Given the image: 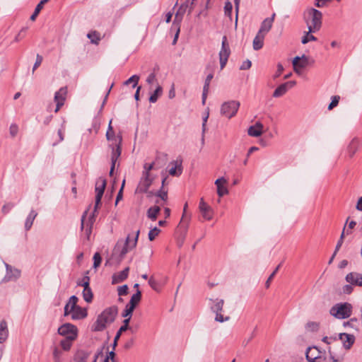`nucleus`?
Returning a JSON list of instances; mask_svg holds the SVG:
<instances>
[{
  "label": "nucleus",
  "instance_id": "obj_33",
  "mask_svg": "<svg viewBox=\"0 0 362 362\" xmlns=\"http://www.w3.org/2000/svg\"><path fill=\"white\" fill-rule=\"evenodd\" d=\"M141 299V291L139 290H138L136 291V293H134L131 297V299H130L129 303H127V305H130L131 307H132V308H134L135 309L136 305L140 302Z\"/></svg>",
  "mask_w": 362,
  "mask_h": 362
},
{
  "label": "nucleus",
  "instance_id": "obj_16",
  "mask_svg": "<svg viewBox=\"0 0 362 362\" xmlns=\"http://www.w3.org/2000/svg\"><path fill=\"white\" fill-rule=\"evenodd\" d=\"M227 182V180L223 177L215 181V185L217 187V194L220 197L228 194V189L226 187Z\"/></svg>",
  "mask_w": 362,
  "mask_h": 362
},
{
  "label": "nucleus",
  "instance_id": "obj_17",
  "mask_svg": "<svg viewBox=\"0 0 362 362\" xmlns=\"http://www.w3.org/2000/svg\"><path fill=\"white\" fill-rule=\"evenodd\" d=\"M362 145V140L358 137H354L349 143L347 148V153L350 158H352L359 147Z\"/></svg>",
  "mask_w": 362,
  "mask_h": 362
},
{
  "label": "nucleus",
  "instance_id": "obj_3",
  "mask_svg": "<svg viewBox=\"0 0 362 362\" xmlns=\"http://www.w3.org/2000/svg\"><path fill=\"white\" fill-rule=\"evenodd\" d=\"M352 305L349 303H337L330 310V314L338 319H345L351 316Z\"/></svg>",
  "mask_w": 362,
  "mask_h": 362
},
{
  "label": "nucleus",
  "instance_id": "obj_40",
  "mask_svg": "<svg viewBox=\"0 0 362 362\" xmlns=\"http://www.w3.org/2000/svg\"><path fill=\"white\" fill-rule=\"evenodd\" d=\"M224 304L223 300H216L214 305L211 306V310L214 313H221L223 310V306Z\"/></svg>",
  "mask_w": 362,
  "mask_h": 362
},
{
  "label": "nucleus",
  "instance_id": "obj_4",
  "mask_svg": "<svg viewBox=\"0 0 362 362\" xmlns=\"http://www.w3.org/2000/svg\"><path fill=\"white\" fill-rule=\"evenodd\" d=\"M240 105V103L237 100H229L225 102L221 107V114L226 117L230 119L236 115Z\"/></svg>",
  "mask_w": 362,
  "mask_h": 362
},
{
  "label": "nucleus",
  "instance_id": "obj_21",
  "mask_svg": "<svg viewBox=\"0 0 362 362\" xmlns=\"http://www.w3.org/2000/svg\"><path fill=\"white\" fill-rule=\"evenodd\" d=\"M129 272V267H126L122 271H121L118 273L114 274L112 276V284H119V283L124 281L128 277Z\"/></svg>",
  "mask_w": 362,
  "mask_h": 362
},
{
  "label": "nucleus",
  "instance_id": "obj_35",
  "mask_svg": "<svg viewBox=\"0 0 362 362\" xmlns=\"http://www.w3.org/2000/svg\"><path fill=\"white\" fill-rule=\"evenodd\" d=\"M47 2H48L47 0H41L40 1V3L36 6L33 13L30 16L31 21L35 20V18L38 16L39 13L40 12V11L42 9L45 4H46Z\"/></svg>",
  "mask_w": 362,
  "mask_h": 362
},
{
  "label": "nucleus",
  "instance_id": "obj_39",
  "mask_svg": "<svg viewBox=\"0 0 362 362\" xmlns=\"http://www.w3.org/2000/svg\"><path fill=\"white\" fill-rule=\"evenodd\" d=\"M313 33V32H310V30H308V31L306 32L303 37H302L301 42L303 44H307L310 41H316L317 37H315L313 35L311 34Z\"/></svg>",
  "mask_w": 362,
  "mask_h": 362
},
{
  "label": "nucleus",
  "instance_id": "obj_14",
  "mask_svg": "<svg viewBox=\"0 0 362 362\" xmlns=\"http://www.w3.org/2000/svg\"><path fill=\"white\" fill-rule=\"evenodd\" d=\"M345 279L346 282L353 286H362V274L350 272L346 276Z\"/></svg>",
  "mask_w": 362,
  "mask_h": 362
},
{
  "label": "nucleus",
  "instance_id": "obj_42",
  "mask_svg": "<svg viewBox=\"0 0 362 362\" xmlns=\"http://www.w3.org/2000/svg\"><path fill=\"white\" fill-rule=\"evenodd\" d=\"M160 233V230L157 227L152 228L148 233V239L153 241Z\"/></svg>",
  "mask_w": 362,
  "mask_h": 362
},
{
  "label": "nucleus",
  "instance_id": "obj_9",
  "mask_svg": "<svg viewBox=\"0 0 362 362\" xmlns=\"http://www.w3.org/2000/svg\"><path fill=\"white\" fill-rule=\"evenodd\" d=\"M88 211H85L81 217V230H84L87 239L90 238V235L92 233L93 226L95 223V215H90L87 223H85V219L87 216Z\"/></svg>",
  "mask_w": 362,
  "mask_h": 362
},
{
  "label": "nucleus",
  "instance_id": "obj_63",
  "mask_svg": "<svg viewBox=\"0 0 362 362\" xmlns=\"http://www.w3.org/2000/svg\"><path fill=\"white\" fill-rule=\"evenodd\" d=\"M213 77H214V74L212 72L209 73L207 75V76L205 79V82H204V88L209 89V85H210L211 81L213 78Z\"/></svg>",
  "mask_w": 362,
  "mask_h": 362
},
{
  "label": "nucleus",
  "instance_id": "obj_26",
  "mask_svg": "<svg viewBox=\"0 0 362 362\" xmlns=\"http://www.w3.org/2000/svg\"><path fill=\"white\" fill-rule=\"evenodd\" d=\"M71 317L73 320H79L85 318L87 316V310L85 308H82L79 306L72 310Z\"/></svg>",
  "mask_w": 362,
  "mask_h": 362
},
{
  "label": "nucleus",
  "instance_id": "obj_57",
  "mask_svg": "<svg viewBox=\"0 0 362 362\" xmlns=\"http://www.w3.org/2000/svg\"><path fill=\"white\" fill-rule=\"evenodd\" d=\"M149 286L156 291H158V282L151 276L148 280Z\"/></svg>",
  "mask_w": 362,
  "mask_h": 362
},
{
  "label": "nucleus",
  "instance_id": "obj_62",
  "mask_svg": "<svg viewBox=\"0 0 362 362\" xmlns=\"http://www.w3.org/2000/svg\"><path fill=\"white\" fill-rule=\"evenodd\" d=\"M251 66H252L251 61L249 59H246L245 61H244L243 62V64L240 66V70H247V69H250Z\"/></svg>",
  "mask_w": 362,
  "mask_h": 362
},
{
  "label": "nucleus",
  "instance_id": "obj_29",
  "mask_svg": "<svg viewBox=\"0 0 362 362\" xmlns=\"http://www.w3.org/2000/svg\"><path fill=\"white\" fill-rule=\"evenodd\" d=\"M37 213L35 210L32 209L30 211V212L29 213L28 216H27L25 222V230L28 231L31 228L33 221H34L35 218L37 217Z\"/></svg>",
  "mask_w": 362,
  "mask_h": 362
},
{
  "label": "nucleus",
  "instance_id": "obj_34",
  "mask_svg": "<svg viewBox=\"0 0 362 362\" xmlns=\"http://www.w3.org/2000/svg\"><path fill=\"white\" fill-rule=\"evenodd\" d=\"M163 93V88L158 84L156 86V88L154 90L153 93L151 95L149 98L150 103H156L158 98L162 95Z\"/></svg>",
  "mask_w": 362,
  "mask_h": 362
},
{
  "label": "nucleus",
  "instance_id": "obj_55",
  "mask_svg": "<svg viewBox=\"0 0 362 362\" xmlns=\"http://www.w3.org/2000/svg\"><path fill=\"white\" fill-rule=\"evenodd\" d=\"M127 285H123L117 288V293L119 296H126L128 293Z\"/></svg>",
  "mask_w": 362,
  "mask_h": 362
},
{
  "label": "nucleus",
  "instance_id": "obj_22",
  "mask_svg": "<svg viewBox=\"0 0 362 362\" xmlns=\"http://www.w3.org/2000/svg\"><path fill=\"white\" fill-rule=\"evenodd\" d=\"M105 187L106 180L103 177H99L95 182V192L98 200L102 199Z\"/></svg>",
  "mask_w": 362,
  "mask_h": 362
},
{
  "label": "nucleus",
  "instance_id": "obj_38",
  "mask_svg": "<svg viewBox=\"0 0 362 362\" xmlns=\"http://www.w3.org/2000/svg\"><path fill=\"white\" fill-rule=\"evenodd\" d=\"M87 37L90 40V42L93 44L98 45L100 40V34L96 31L88 33Z\"/></svg>",
  "mask_w": 362,
  "mask_h": 362
},
{
  "label": "nucleus",
  "instance_id": "obj_1",
  "mask_svg": "<svg viewBox=\"0 0 362 362\" xmlns=\"http://www.w3.org/2000/svg\"><path fill=\"white\" fill-rule=\"evenodd\" d=\"M117 313V307L115 305L105 309L98 316L96 321L92 326V330L94 332L103 331L107 325H110L115 321Z\"/></svg>",
  "mask_w": 362,
  "mask_h": 362
},
{
  "label": "nucleus",
  "instance_id": "obj_60",
  "mask_svg": "<svg viewBox=\"0 0 362 362\" xmlns=\"http://www.w3.org/2000/svg\"><path fill=\"white\" fill-rule=\"evenodd\" d=\"M124 331H120V328L119 329V330L117 331L115 337V339H114V341H113V344H112V349L115 350V347L117 346V342H118V340L119 339V338L121 337V334H122V332H124Z\"/></svg>",
  "mask_w": 362,
  "mask_h": 362
},
{
  "label": "nucleus",
  "instance_id": "obj_54",
  "mask_svg": "<svg viewBox=\"0 0 362 362\" xmlns=\"http://www.w3.org/2000/svg\"><path fill=\"white\" fill-rule=\"evenodd\" d=\"M280 267H281V264H279L276 267V268L275 269V270L270 274V276H269V278L267 279V281L265 283L266 288H269V287L271 281H272V279L274 277L275 274H276V272L279 269Z\"/></svg>",
  "mask_w": 362,
  "mask_h": 362
},
{
  "label": "nucleus",
  "instance_id": "obj_24",
  "mask_svg": "<svg viewBox=\"0 0 362 362\" xmlns=\"http://www.w3.org/2000/svg\"><path fill=\"white\" fill-rule=\"evenodd\" d=\"M90 353L84 350H78L74 356V361L75 362H88Z\"/></svg>",
  "mask_w": 362,
  "mask_h": 362
},
{
  "label": "nucleus",
  "instance_id": "obj_50",
  "mask_svg": "<svg viewBox=\"0 0 362 362\" xmlns=\"http://www.w3.org/2000/svg\"><path fill=\"white\" fill-rule=\"evenodd\" d=\"M77 301H78V298L76 296H72L69 298V300L67 304H69V306H70V311L74 310L76 308L78 307L76 305Z\"/></svg>",
  "mask_w": 362,
  "mask_h": 362
},
{
  "label": "nucleus",
  "instance_id": "obj_7",
  "mask_svg": "<svg viewBox=\"0 0 362 362\" xmlns=\"http://www.w3.org/2000/svg\"><path fill=\"white\" fill-rule=\"evenodd\" d=\"M106 138L107 141L110 142L109 147L112 149V153H114L117 150L119 151V154H121L122 148V137L120 134L115 135V132H110V135L107 134V132H106Z\"/></svg>",
  "mask_w": 362,
  "mask_h": 362
},
{
  "label": "nucleus",
  "instance_id": "obj_20",
  "mask_svg": "<svg viewBox=\"0 0 362 362\" xmlns=\"http://www.w3.org/2000/svg\"><path fill=\"white\" fill-rule=\"evenodd\" d=\"M263 129V124L261 122H257L254 125L249 127L247 134L251 136L258 137L262 135Z\"/></svg>",
  "mask_w": 362,
  "mask_h": 362
},
{
  "label": "nucleus",
  "instance_id": "obj_30",
  "mask_svg": "<svg viewBox=\"0 0 362 362\" xmlns=\"http://www.w3.org/2000/svg\"><path fill=\"white\" fill-rule=\"evenodd\" d=\"M264 37V35L257 33L252 42L253 49L255 50H259L263 47Z\"/></svg>",
  "mask_w": 362,
  "mask_h": 362
},
{
  "label": "nucleus",
  "instance_id": "obj_45",
  "mask_svg": "<svg viewBox=\"0 0 362 362\" xmlns=\"http://www.w3.org/2000/svg\"><path fill=\"white\" fill-rule=\"evenodd\" d=\"M89 284H90V278L89 276H83L81 281H79L77 284L78 286H83V288H88L90 287L89 286Z\"/></svg>",
  "mask_w": 362,
  "mask_h": 362
},
{
  "label": "nucleus",
  "instance_id": "obj_64",
  "mask_svg": "<svg viewBox=\"0 0 362 362\" xmlns=\"http://www.w3.org/2000/svg\"><path fill=\"white\" fill-rule=\"evenodd\" d=\"M353 285L351 284H347V285H345L343 286V288H342V291L344 292V293H346V294H350L353 292Z\"/></svg>",
  "mask_w": 362,
  "mask_h": 362
},
{
  "label": "nucleus",
  "instance_id": "obj_5",
  "mask_svg": "<svg viewBox=\"0 0 362 362\" xmlns=\"http://www.w3.org/2000/svg\"><path fill=\"white\" fill-rule=\"evenodd\" d=\"M187 8V4H182L177 9L175 15V19L173 23V27L176 30V33L175 35V37L173 42V45H175L177 40L179 33L180 31V24L183 19V16L186 12Z\"/></svg>",
  "mask_w": 362,
  "mask_h": 362
},
{
  "label": "nucleus",
  "instance_id": "obj_25",
  "mask_svg": "<svg viewBox=\"0 0 362 362\" xmlns=\"http://www.w3.org/2000/svg\"><path fill=\"white\" fill-rule=\"evenodd\" d=\"M339 338L343 341L344 346L346 349H349L354 344L355 339L353 335L346 333L340 334Z\"/></svg>",
  "mask_w": 362,
  "mask_h": 362
},
{
  "label": "nucleus",
  "instance_id": "obj_61",
  "mask_svg": "<svg viewBox=\"0 0 362 362\" xmlns=\"http://www.w3.org/2000/svg\"><path fill=\"white\" fill-rule=\"evenodd\" d=\"M115 353L114 350L108 352L106 358L104 360V362H115Z\"/></svg>",
  "mask_w": 362,
  "mask_h": 362
},
{
  "label": "nucleus",
  "instance_id": "obj_13",
  "mask_svg": "<svg viewBox=\"0 0 362 362\" xmlns=\"http://www.w3.org/2000/svg\"><path fill=\"white\" fill-rule=\"evenodd\" d=\"M139 230H137L136 233V235L134 237V239L133 240L132 243H131L130 241V238H129V235L127 238V240H126V243L125 244L123 245L121 251H120V257L121 258H123L124 257V255L132 249H133L134 247H136V243H137V240H138V238H139Z\"/></svg>",
  "mask_w": 362,
  "mask_h": 362
},
{
  "label": "nucleus",
  "instance_id": "obj_48",
  "mask_svg": "<svg viewBox=\"0 0 362 362\" xmlns=\"http://www.w3.org/2000/svg\"><path fill=\"white\" fill-rule=\"evenodd\" d=\"M124 318L125 319L123 321V325L120 327V331H127L128 329L132 330V327L129 325V323L132 317H127Z\"/></svg>",
  "mask_w": 362,
  "mask_h": 362
},
{
  "label": "nucleus",
  "instance_id": "obj_18",
  "mask_svg": "<svg viewBox=\"0 0 362 362\" xmlns=\"http://www.w3.org/2000/svg\"><path fill=\"white\" fill-rule=\"evenodd\" d=\"M182 159H177L170 163L172 167L169 169V174L172 176H179L182 172Z\"/></svg>",
  "mask_w": 362,
  "mask_h": 362
},
{
  "label": "nucleus",
  "instance_id": "obj_6",
  "mask_svg": "<svg viewBox=\"0 0 362 362\" xmlns=\"http://www.w3.org/2000/svg\"><path fill=\"white\" fill-rule=\"evenodd\" d=\"M230 54V46L228 42L227 37L225 35L223 37L221 48L218 54L221 69H223L226 66Z\"/></svg>",
  "mask_w": 362,
  "mask_h": 362
},
{
  "label": "nucleus",
  "instance_id": "obj_10",
  "mask_svg": "<svg viewBox=\"0 0 362 362\" xmlns=\"http://www.w3.org/2000/svg\"><path fill=\"white\" fill-rule=\"evenodd\" d=\"M66 94V87H62L55 93L54 98V102L56 103V108L54 110L55 112H57L60 110V108L64 105Z\"/></svg>",
  "mask_w": 362,
  "mask_h": 362
},
{
  "label": "nucleus",
  "instance_id": "obj_44",
  "mask_svg": "<svg viewBox=\"0 0 362 362\" xmlns=\"http://www.w3.org/2000/svg\"><path fill=\"white\" fill-rule=\"evenodd\" d=\"M102 258L99 252H95L93 255V267L97 269L101 264Z\"/></svg>",
  "mask_w": 362,
  "mask_h": 362
},
{
  "label": "nucleus",
  "instance_id": "obj_12",
  "mask_svg": "<svg viewBox=\"0 0 362 362\" xmlns=\"http://www.w3.org/2000/svg\"><path fill=\"white\" fill-rule=\"evenodd\" d=\"M296 85L295 81H290L279 86L273 93V97L279 98L284 95L288 89L293 88Z\"/></svg>",
  "mask_w": 362,
  "mask_h": 362
},
{
  "label": "nucleus",
  "instance_id": "obj_41",
  "mask_svg": "<svg viewBox=\"0 0 362 362\" xmlns=\"http://www.w3.org/2000/svg\"><path fill=\"white\" fill-rule=\"evenodd\" d=\"M62 351L60 350L58 347H54L53 349V359L54 362H62Z\"/></svg>",
  "mask_w": 362,
  "mask_h": 362
},
{
  "label": "nucleus",
  "instance_id": "obj_27",
  "mask_svg": "<svg viewBox=\"0 0 362 362\" xmlns=\"http://www.w3.org/2000/svg\"><path fill=\"white\" fill-rule=\"evenodd\" d=\"M299 60L297 62V65L302 69L305 68L309 65H312L315 63V60L310 59L309 57L305 54H303L301 57H299Z\"/></svg>",
  "mask_w": 362,
  "mask_h": 362
},
{
  "label": "nucleus",
  "instance_id": "obj_49",
  "mask_svg": "<svg viewBox=\"0 0 362 362\" xmlns=\"http://www.w3.org/2000/svg\"><path fill=\"white\" fill-rule=\"evenodd\" d=\"M305 327L309 331L315 332L319 329V324L315 322H309Z\"/></svg>",
  "mask_w": 362,
  "mask_h": 362
},
{
  "label": "nucleus",
  "instance_id": "obj_36",
  "mask_svg": "<svg viewBox=\"0 0 362 362\" xmlns=\"http://www.w3.org/2000/svg\"><path fill=\"white\" fill-rule=\"evenodd\" d=\"M120 156H121V154H119V152L118 150H117L114 153L111 154V168H110V176L112 175V173H113L115 168L116 162Z\"/></svg>",
  "mask_w": 362,
  "mask_h": 362
},
{
  "label": "nucleus",
  "instance_id": "obj_2",
  "mask_svg": "<svg viewBox=\"0 0 362 362\" xmlns=\"http://www.w3.org/2000/svg\"><path fill=\"white\" fill-rule=\"evenodd\" d=\"M322 14L315 8H309L304 13V19L310 32H317L322 26Z\"/></svg>",
  "mask_w": 362,
  "mask_h": 362
},
{
  "label": "nucleus",
  "instance_id": "obj_19",
  "mask_svg": "<svg viewBox=\"0 0 362 362\" xmlns=\"http://www.w3.org/2000/svg\"><path fill=\"white\" fill-rule=\"evenodd\" d=\"M274 17H275V13H274L271 18H265L262 21L258 33L265 36L266 34L271 30V28L272 27V23L274 21Z\"/></svg>",
  "mask_w": 362,
  "mask_h": 362
},
{
  "label": "nucleus",
  "instance_id": "obj_37",
  "mask_svg": "<svg viewBox=\"0 0 362 362\" xmlns=\"http://www.w3.org/2000/svg\"><path fill=\"white\" fill-rule=\"evenodd\" d=\"M83 297L84 300L86 301L87 303H90L92 302L93 298V294L90 287L83 288Z\"/></svg>",
  "mask_w": 362,
  "mask_h": 362
},
{
  "label": "nucleus",
  "instance_id": "obj_28",
  "mask_svg": "<svg viewBox=\"0 0 362 362\" xmlns=\"http://www.w3.org/2000/svg\"><path fill=\"white\" fill-rule=\"evenodd\" d=\"M8 334L7 323L5 320H2L0 322V343H3L6 340Z\"/></svg>",
  "mask_w": 362,
  "mask_h": 362
},
{
  "label": "nucleus",
  "instance_id": "obj_31",
  "mask_svg": "<svg viewBox=\"0 0 362 362\" xmlns=\"http://www.w3.org/2000/svg\"><path fill=\"white\" fill-rule=\"evenodd\" d=\"M160 211V208L159 206H154L150 207L147 211V216L152 221H156L158 216V214Z\"/></svg>",
  "mask_w": 362,
  "mask_h": 362
},
{
  "label": "nucleus",
  "instance_id": "obj_11",
  "mask_svg": "<svg viewBox=\"0 0 362 362\" xmlns=\"http://www.w3.org/2000/svg\"><path fill=\"white\" fill-rule=\"evenodd\" d=\"M199 211L203 216V218L206 220H211L213 218V209L212 208L208 205L204 200L203 198L200 199L199 204Z\"/></svg>",
  "mask_w": 362,
  "mask_h": 362
},
{
  "label": "nucleus",
  "instance_id": "obj_47",
  "mask_svg": "<svg viewBox=\"0 0 362 362\" xmlns=\"http://www.w3.org/2000/svg\"><path fill=\"white\" fill-rule=\"evenodd\" d=\"M134 310V308H132L130 305L127 304L125 309L124 310V311L122 313V317H132V313H133Z\"/></svg>",
  "mask_w": 362,
  "mask_h": 362
},
{
  "label": "nucleus",
  "instance_id": "obj_32",
  "mask_svg": "<svg viewBox=\"0 0 362 362\" xmlns=\"http://www.w3.org/2000/svg\"><path fill=\"white\" fill-rule=\"evenodd\" d=\"M75 339H76L72 337H65L60 341V346L62 349L65 351H69L72 346L73 341Z\"/></svg>",
  "mask_w": 362,
  "mask_h": 362
},
{
  "label": "nucleus",
  "instance_id": "obj_53",
  "mask_svg": "<svg viewBox=\"0 0 362 362\" xmlns=\"http://www.w3.org/2000/svg\"><path fill=\"white\" fill-rule=\"evenodd\" d=\"M139 81V76L138 75H133L128 80L124 82L125 85H129L131 83H134L133 87H135Z\"/></svg>",
  "mask_w": 362,
  "mask_h": 362
},
{
  "label": "nucleus",
  "instance_id": "obj_59",
  "mask_svg": "<svg viewBox=\"0 0 362 362\" xmlns=\"http://www.w3.org/2000/svg\"><path fill=\"white\" fill-rule=\"evenodd\" d=\"M18 126L15 124H12L9 128V133H10L11 136L12 137L16 136L18 134Z\"/></svg>",
  "mask_w": 362,
  "mask_h": 362
},
{
  "label": "nucleus",
  "instance_id": "obj_56",
  "mask_svg": "<svg viewBox=\"0 0 362 362\" xmlns=\"http://www.w3.org/2000/svg\"><path fill=\"white\" fill-rule=\"evenodd\" d=\"M233 9V5L230 1H227L225 4L224 12L226 16H230Z\"/></svg>",
  "mask_w": 362,
  "mask_h": 362
},
{
  "label": "nucleus",
  "instance_id": "obj_46",
  "mask_svg": "<svg viewBox=\"0 0 362 362\" xmlns=\"http://www.w3.org/2000/svg\"><path fill=\"white\" fill-rule=\"evenodd\" d=\"M299 59H300L299 57L297 56V57H294L293 61H292V64H293V70L298 75L301 74L302 69H303L301 67H300V66H298L297 65V62H298V61Z\"/></svg>",
  "mask_w": 362,
  "mask_h": 362
},
{
  "label": "nucleus",
  "instance_id": "obj_51",
  "mask_svg": "<svg viewBox=\"0 0 362 362\" xmlns=\"http://www.w3.org/2000/svg\"><path fill=\"white\" fill-rule=\"evenodd\" d=\"M209 108L208 107L206 110V112L204 113V115L203 117V123H202V133L203 134L205 133L206 130V122H207V119L209 118Z\"/></svg>",
  "mask_w": 362,
  "mask_h": 362
},
{
  "label": "nucleus",
  "instance_id": "obj_8",
  "mask_svg": "<svg viewBox=\"0 0 362 362\" xmlns=\"http://www.w3.org/2000/svg\"><path fill=\"white\" fill-rule=\"evenodd\" d=\"M59 334L64 336L65 337H72L76 339L78 329L77 327L70 323H66L62 325L58 329Z\"/></svg>",
  "mask_w": 362,
  "mask_h": 362
},
{
  "label": "nucleus",
  "instance_id": "obj_15",
  "mask_svg": "<svg viewBox=\"0 0 362 362\" xmlns=\"http://www.w3.org/2000/svg\"><path fill=\"white\" fill-rule=\"evenodd\" d=\"M6 268V274L4 279V281H9L18 279L21 276V271L17 269H13L11 266L5 264Z\"/></svg>",
  "mask_w": 362,
  "mask_h": 362
},
{
  "label": "nucleus",
  "instance_id": "obj_43",
  "mask_svg": "<svg viewBox=\"0 0 362 362\" xmlns=\"http://www.w3.org/2000/svg\"><path fill=\"white\" fill-rule=\"evenodd\" d=\"M146 83L150 86H152L153 83H156V86L158 84V80L156 78V75L154 72L151 73L146 78Z\"/></svg>",
  "mask_w": 362,
  "mask_h": 362
},
{
  "label": "nucleus",
  "instance_id": "obj_58",
  "mask_svg": "<svg viewBox=\"0 0 362 362\" xmlns=\"http://www.w3.org/2000/svg\"><path fill=\"white\" fill-rule=\"evenodd\" d=\"M124 184H125V180H123L122 187L117 193V195L116 197V201H115V205H117V203L122 199V197H123L122 193H123V188H124Z\"/></svg>",
  "mask_w": 362,
  "mask_h": 362
},
{
  "label": "nucleus",
  "instance_id": "obj_52",
  "mask_svg": "<svg viewBox=\"0 0 362 362\" xmlns=\"http://www.w3.org/2000/svg\"><path fill=\"white\" fill-rule=\"evenodd\" d=\"M340 97L339 95H334L332 98V102L328 106V110H331L334 107L338 105Z\"/></svg>",
  "mask_w": 362,
  "mask_h": 362
},
{
  "label": "nucleus",
  "instance_id": "obj_23",
  "mask_svg": "<svg viewBox=\"0 0 362 362\" xmlns=\"http://www.w3.org/2000/svg\"><path fill=\"white\" fill-rule=\"evenodd\" d=\"M151 185V180L149 175H144V177L139 182L138 189L140 192H146L150 185Z\"/></svg>",
  "mask_w": 362,
  "mask_h": 362
}]
</instances>
